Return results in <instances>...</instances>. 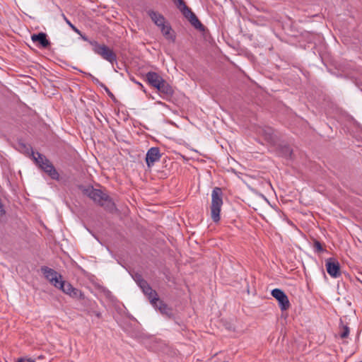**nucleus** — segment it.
Returning <instances> with one entry per match:
<instances>
[{"label": "nucleus", "instance_id": "1", "mask_svg": "<svg viewBox=\"0 0 362 362\" xmlns=\"http://www.w3.org/2000/svg\"><path fill=\"white\" fill-rule=\"evenodd\" d=\"M82 192L83 194L103 207L105 210L110 212H113L115 210V204L112 199L100 189H95L93 186H88L83 187Z\"/></svg>", "mask_w": 362, "mask_h": 362}, {"label": "nucleus", "instance_id": "2", "mask_svg": "<svg viewBox=\"0 0 362 362\" xmlns=\"http://www.w3.org/2000/svg\"><path fill=\"white\" fill-rule=\"evenodd\" d=\"M92 46L93 51L98 55L100 56L103 59L107 61L112 65L117 62V54L105 44H100L97 41H89Z\"/></svg>", "mask_w": 362, "mask_h": 362}, {"label": "nucleus", "instance_id": "3", "mask_svg": "<svg viewBox=\"0 0 362 362\" xmlns=\"http://www.w3.org/2000/svg\"><path fill=\"white\" fill-rule=\"evenodd\" d=\"M223 192L220 187H215L211 194V216L214 222L220 220L221 208L223 204Z\"/></svg>", "mask_w": 362, "mask_h": 362}, {"label": "nucleus", "instance_id": "4", "mask_svg": "<svg viewBox=\"0 0 362 362\" xmlns=\"http://www.w3.org/2000/svg\"><path fill=\"white\" fill-rule=\"evenodd\" d=\"M258 132L264 139L271 146H276L280 140L278 133L271 127H259Z\"/></svg>", "mask_w": 362, "mask_h": 362}, {"label": "nucleus", "instance_id": "5", "mask_svg": "<svg viewBox=\"0 0 362 362\" xmlns=\"http://www.w3.org/2000/svg\"><path fill=\"white\" fill-rule=\"evenodd\" d=\"M41 271L46 279L49 281L50 284L54 287H57L58 284L62 279V275L55 270L46 266L42 267Z\"/></svg>", "mask_w": 362, "mask_h": 362}, {"label": "nucleus", "instance_id": "6", "mask_svg": "<svg viewBox=\"0 0 362 362\" xmlns=\"http://www.w3.org/2000/svg\"><path fill=\"white\" fill-rule=\"evenodd\" d=\"M272 296L276 298L279 304L281 310H286L290 308V302L286 293L279 288H274L272 291Z\"/></svg>", "mask_w": 362, "mask_h": 362}, {"label": "nucleus", "instance_id": "7", "mask_svg": "<svg viewBox=\"0 0 362 362\" xmlns=\"http://www.w3.org/2000/svg\"><path fill=\"white\" fill-rule=\"evenodd\" d=\"M326 269L327 273L334 278L340 276V264L337 260L334 258H329L326 260Z\"/></svg>", "mask_w": 362, "mask_h": 362}, {"label": "nucleus", "instance_id": "8", "mask_svg": "<svg viewBox=\"0 0 362 362\" xmlns=\"http://www.w3.org/2000/svg\"><path fill=\"white\" fill-rule=\"evenodd\" d=\"M161 155L160 149L158 147H152L147 151L146 155V162L148 168L154 165L155 162L159 160Z\"/></svg>", "mask_w": 362, "mask_h": 362}, {"label": "nucleus", "instance_id": "9", "mask_svg": "<svg viewBox=\"0 0 362 362\" xmlns=\"http://www.w3.org/2000/svg\"><path fill=\"white\" fill-rule=\"evenodd\" d=\"M183 16L188 19L192 26L199 31H205V26L200 22L197 16L192 12L191 8L188 10Z\"/></svg>", "mask_w": 362, "mask_h": 362}, {"label": "nucleus", "instance_id": "10", "mask_svg": "<svg viewBox=\"0 0 362 362\" xmlns=\"http://www.w3.org/2000/svg\"><path fill=\"white\" fill-rule=\"evenodd\" d=\"M146 78L147 82L151 86L156 89L159 88V86L163 82L164 79L156 72L149 71L146 74Z\"/></svg>", "mask_w": 362, "mask_h": 362}, {"label": "nucleus", "instance_id": "11", "mask_svg": "<svg viewBox=\"0 0 362 362\" xmlns=\"http://www.w3.org/2000/svg\"><path fill=\"white\" fill-rule=\"evenodd\" d=\"M47 35L45 33H39L31 35V40L33 42L39 44L40 47L42 48H47L50 46L51 43L47 38Z\"/></svg>", "mask_w": 362, "mask_h": 362}, {"label": "nucleus", "instance_id": "12", "mask_svg": "<svg viewBox=\"0 0 362 362\" xmlns=\"http://www.w3.org/2000/svg\"><path fill=\"white\" fill-rule=\"evenodd\" d=\"M32 157L35 164L42 170L45 169V167L52 163L45 156L39 152L35 153V152L32 151Z\"/></svg>", "mask_w": 362, "mask_h": 362}, {"label": "nucleus", "instance_id": "13", "mask_svg": "<svg viewBox=\"0 0 362 362\" xmlns=\"http://www.w3.org/2000/svg\"><path fill=\"white\" fill-rule=\"evenodd\" d=\"M151 305L156 309L158 310L161 314L167 316L168 317H171L173 316L172 309L163 300H160L159 298H157L155 304Z\"/></svg>", "mask_w": 362, "mask_h": 362}, {"label": "nucleus", "instance_id": "14", "mask_svg": "<svg viewBox=\"0 0 362 362\" xmlns=\"http://www.w3.org/2000/svg\"><path fill=\"white\" fill-rule=\"evenodd\" d=\"M160 93L163 95V98L168 99L171 98L174 93L173 87L164 79L163 82L157 88Z\"/></svg>", "mask_w": 362, "mask_h": 362}, {"label": "nucleus", "instance_id": "15", "mask_svg": "<svg viewBox=\"0 0 362 362\" xmlns=\"http://www.w3.org/2000/svg\"><path fill=\"white\" fill-rule=\"evenodd\" d=\"M148 14L152 21L158 27L162 26L165 23L164 16L158 12L154 11H148Z\"/></svg>", "mask_w": 362, "mask_h": 362}, {"label": "nucleus", "instance_id": "16", "mask_svg": "<svg viewBox=\"0 0 362 362\" xmlns=\"http://www.w3.org/2000/svg\"><path fill=\"white\" fill-rule=\"evenodd\" d=\"M148 297L151 304H155L156 303L158 297L157 292L153 290L150 286L146 287L142 291Z\"/></svg>", "mask_w": 362, "mask_h": 362}, {"label": "nucleus", "instance_id": "17", "mask_svg": "<svg viewBox=\"0 0 362 362\" xmlns=\"http://www.w3.org/2000/svg\"><path fill=\"white\" fill-rule=\"evenodd\" d=\"M160 28L163 35L165 36V37L166 39L170 40L173 42L175 41V36L173 35V33L172 32V28L170 25L163 24Z\"/></svg>", "mask_w": 362, "mask_h": 362}, {"label": "nucleus", "instance_id": "18", "mask_svg": "<svg viewBox=\"0 0 362 362\" xmlns=\"http://www.w3.org/2000/svg\"><path fill=\"white\" fill-rule=\"evenodd\" d=\"M52 179L58 180L59 179V174L55 169L54 166L51 163L49 165L45 167L43 170Z\"/></svg>", "mask_w": 362, "mask_h": 362}, {"label": "nucleus", "instance_id": "19", "mask_svg": "<svg viewBox=\"0 0 362 362\" xmlns=\"http://www.w3.org/2000/svg\"><path fill=\"white\" fill-rule=\"evenodd\" d=\"M279 154L287 158H292L293 150L288 145H280L279 146Z\"/></svg>", "mask_w": 362, "mask_h": 362}, {"label": "nucleus", "instance_id": "20", "mask_svg": "<svg viewBox=\"0 0 362 362\" xmlns=\"http://www.w3.org/2000/svg\"><path fill=\"white\" fill-rule=\"evenodd\" d=\"M57 288L61 289L64 293L69 296L71 294V292L73 291L74 288V287L70 283L66 281H63L62 279L59 282Z\"/></svg>", "mask_w": 362, "mask_h": 362}, {"label": "nucleus", "instance_id": "21", "mask_svg": "<svg viewBox=\"0 0 362 362\" xmlns=\"http://www.w3.org/2000/svg\"><path fill=\"white\" fill-rule=\"evenodd\" d=\"M174 4L180 11L182 15L190 8L186 5L184 0H173Z\"/></svg>", "mask_w": 362, "mask_h": 362}, {"label": "nucleus", "instance_id": "22", "mask_svg": "<svg viewBox=\"0 0 362 362\" xmlns=\"http://www.w3.org/2000/svg\"><path fill=\"white\" fill-rule=\"evenodd\" d=\"M341 323H342L341 321ZM340 329H341V331L339 333L340 337L341 339L347 338L349 334V327L347 325H344L341 324V327H340Z\"/></svg>", "mask_w": 362, "mask_h": 362}, {"label": "nucleus", "instance_id": "23", "mask_svg": "<svg viewBox=\"0 0 362 362\" xmlns=\"http://www.w3.org/2000/svg\"><path fill=\"white\" fill-rule=\"evenodd\" d=\"M71 297L77 298V299H83L84 294L78 289L74 287L73 291L71 292L69 295Z\"/></svg>", "mask_w": 362, "mask_h": 362}, {"label": "nucleus", "instance_id": "24", "mask_svg": "<svg viewBox=\"0 0 362 362\" xmlns=\"http://www.w3.org/2000/svg\"><path fill=\"white\" fill-rule=\"evenodd\" d=\"M313 248H314L315 251L318 253L322 252L325 251V249L323 248L322 243L317 240H314Z\"/></svg>", "mask_w": 362, "mask_h": 362}, {"label": "nucleus", "instance_id": "25", "mask_svg": "<svg viewBox=\"0 0 362 362\" xmlns=\"http://www.w3.org/2000/svg\"><path fill=\"white\" fill-rule=\"evenodd\" d=\"M62 16L64 19V21H66V23L70 26V28L75 32L77 34L80 35L82 36L81 35V31L76 28L75 27L68 19L65 16L64 14H62Z\"/></svg>", "mask_w": 362, "mask_h": 362}, {"label": "nucleus", "instance_id": "26", "mask_svg": "<svg viewBox=\"0 0 362 362\" xmlns=\"http://www.w3.org/2000/svg\"><path fill=\"white\" fill-rule=\"evenodd\" d=\"M136 283L142 291L144 290L146 287H148L149 286L148 282L146 280H144V279H141L140 280H136Z\"/></svg>", "mask_w": 362, "mask_h": 362}, {"label": "nucleus", "instance_id": "27", "mask_svg": "<svg viewBox=\"0 0 362 362\" xmlns=\"http://www.w3.org/2000/svg\"><path fill=\"white\" fill-rule=\"evenodd\" d=\"M100 86H102L103 88H104L105 90L106 91V93H107V95L112 99H115V95H113V93L109 90V88L103 83H100Z\"/></svg>", "mask_w": 362, "mask_h": 362}, {"label": "nucleus", "instance_id": "28", "mask_svg": "<svg viewBox=\"0 0 362 362\" xmlns=\"http://www.w3.org/2000/svg\"><path fill=\"white\" fill-rule=\"evenodd\" d=\"M84 74H86L88 77H90L93 83H98L100 86V83H102L101 82H100V81L97 78L93 76L91 74H90V73H84Z\"/></svg>", "mask_w": 362, "mask_h": 362}, {"label": "nucleus", "instance_id": "29", "mask_svg": "<svg viewBox=\"0 0 362 362\" xmlns=\"http://www.w3.org/2000/svg\"><path fill=\"white\" fill-rule=\"evenodd\" d=\"M18 362H35V360L32 358H21L18 359Z\"/></svg>", "mask_w": 362, "mask_h": 362}, {"label": "nucleus", "instance_id": "30", "mask_svg": "<svg viewBox=\"0 0 362 362\" xmlns=\"http://www.w3.org/2000/svg\"><path fill=\"white\" fill-rule=\"evenodd\" d=\"M132 81L138 84L141 87V88L145 92L144 86L141 83L136 81V80H134V78H132Z\"/></svg>", "mask_w": 362, "mask_h": 362}, {"label": "nucleus", "instance_id": "31", "mask_svg": "<svg viewBox=\"0 0 362 362\" xmlns=\"http://www.w3.org/2000/svg\"><path fill=\"white\" fill-rule=\"evenodd\" d=\"M141 279H142L141 275H136L135 276V281H136V280H140Z\"/></svg>", "mask_w": 362, "mask_h": 362}, {"label": "nucleus", "instance_id": "32", "mask_svg": "<svg viewBox=\"0 0 362 362\" xmlns=\"http://www.w3.org/2000/svg\"><path fill=\"white\" fill-rule=\"evenodd\" d=\"M357 279L362 284V274H360V276H358Z\"/></svg>", "mask_w": 362, "mask_h": 362}, {"label": "nucleus", "instance_id": "33", "mask_svg": "<svg viewBox=\"0 0 362 362\" xmlns=\"http://www.w3.org/2000/svg\"><path fill=\"white\" fill-rule=\"evenodd\" d=\"M82 38L86 40V41H88L89 42V40L86 37V36H82Z\"/></svg>", "mask_w": 362, "mask_h": 362}, {"label": "nucleus", "instance_id": "34", "mask_svg": "<svg viewBox=\"0 0 362 362\" xmlns=\"http://www.w3.org/2000/svg\"><path fill=\"white\" fill-rule=\"evenodd\" d=\"M96 316H97L98 317H100L101 314H100V313H96Z\"/></svg>", "mask_w": 362, "mask_h": 362}, {"label": "nucleus", "instance_id": "35", "mask_svg": "<svg viewBox=\"0 0 362 362\" xmlns=\"http://www.w3.org/2000/svg\"><path fill=\"white\" fill-rule=\"evenodd\" d=\"M21 145H22L24 148H25V147H26V146H25V144H22Z\"/></svg>", "mask_w": 362, "mask_h": 362}]
</instances>
